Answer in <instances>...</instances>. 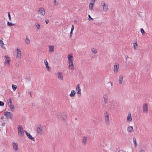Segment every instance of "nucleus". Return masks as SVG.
<instances>
[{"label":"nucleus","mask_w":152,"mask_h":152,"mask_svg":"<svg viewBox=\"0 0 152 152\" xmlns=\"http://www.w3.org/2000/svg\"><path fill=\"white\" fill-rule=\"evenodd\" d=\"M105 119V122L107 124H109L110 123L109 118V114L108 112L107 111L105 112L104 114Z\"/></svg>","instance_id":"nucleus-1"},{"label":"nucleus","mask_w":152,"mask_h":152,"mask_svg":"<svg viewBox=\"0 0 152 152\" xmlns=\"http://www.w3.org/2000/svg\"><path fill=\"white\" fill-rule=\"evenodd\" d=\"M37 127V132L40 135H41L42 133V128L43 127H42L41 125L39 124L38 125Z\"/></svg>","instance_id":"nucleus-2"},{"label":"nucleus","mask_w":152,"mask_h":152,"mask_svg":"<svg viewBox=\"0 0 152 152\" xmlns=\"http://www.w3.org/2000/svg\"><path fill=\"white\" fill-rule=\"evenodd\" d=\"M4 114L8 118H11L13 116L12 113L9 112H5Z\"/></svg>","instance_id":"nucleus-3"},{"label":"nucleus","mask_w":152,"mask_h":152,"mask_svg":"<svg viewBox=\"0 0 152 152\" xmlns=\"http://www.w3.org/2000/svg\"><path fill=\"white\" fill-rule=\"evenodd\" d=\"M101 5L103 7V10L104 11L106 12L108 10V6L105 4L104 1H102L101 2Z\"/></svg>","instance_id":"nucleus-4"},{"label":"nucleus","mask_w":152,"mask_h":152,"mask_svg":"<svg viewBox=\"0 0 152 152\" xmlns=\"http://www.w3.org/2000/svg\"><path fill=\"white\" fill-rule=\"evenodd\" d=\"M38 13L40 14L41 15H44L45 13V10L43 8H40L38 10Z\"/></svg>","instance_id":"nucleus-5"},{"label":"nucleus","mask_w":152,"mask_h":152,"mask_svg":"<svg viewBox=\"0 0 152 152\" xmlns=\"http://www.w3.org/2000/svg\"><path fill=\"white\" fill-rule=\"evenodd\" d=\"M24 132L26 133V136L29 139H31L34 141H35V139L29 133H28L25 131H24Z\"/></svg>","instance_id":"nucleus-6"},{"label":"nucleus","mask_w":152,"mask_h":152,"mask_svg":"<svg viewBox=\"0 0 152 152\" xmlns=\"http://www.w3.org/2000/svg\"><path fill=\"white\" fill-rule=\"evenodd\" d=\"M148 105L146 104H144L143 106V112L147 113L148 111Z\"/></svg>","instance_id":"nucleus-7"},{"label":"nucleus","mask_w":152,"mask_h":152,"mask_svg":"<svg viewBox=\"0 0 152 152\" xmlns=\"http://www.w3.org/2000/svg\"><path fill=\"white\" fill-rule=\"evenodd\" d=\"M4 57L6 58L4 63L5 64H7V66H9L10 65V58L8 56H4Z\"/></svg>","instance_id":"nucleus-8"},{"label":"nucleus","mask_w":152,"mask_h":152,"mask_svg":"<svg viewBox=\"0 0 152 152\" xmlns=\"http://www.w3.org/2000/svg\"><path fill=\"white\" fill-rule=\"evenodd\" d=\"M76 90L77 91V93L80 94V96L81 95V89L80 88L79 84H78L77 86Z\"/></svg>","instance_id":"nucleus-9"},{"label":"nucleus","mask_w":152,"mask_h":152,"mask_svg":"<svg viewBox=\"0 0 152 152\" xmlns=\"http://www.w3.org/2000/svg\"><path fill=\"white\" fill-rule=\"evenodd\" d=\"M69 63V68L70 69H72L74 68V65L73 62L72 61H68Z\"/></svg>","instance_id":"nucleus-10"},{"label":"nucleus","mask_w":152,"mask_h":152,"mask_svg":"<svg viewBox=\"0 0 152 152\" xmlns=\"http://www.w3.org/2000/svg\"><path fill=\"white\" fill-rule=\"evenodd\" d=\"M13 146L14 150L15 151H17L18 150L17 143L13 142Z\"/></svg>","instance_id":"nucleus-11"},{"label":"nucleus","mask_w":152,"mask_h":152,"mask_svg":"<svg viewBox=\"0 0 152 152\" xmlns=\"http://www.w3.org/2000/svg\"><path fill=\"white\" fill-rule=\"evenodd\" d=\"M57 76L59 79L61 80H63V77L61 72H58L57 73Z\"/></svg>","instance_id":"nucleus-12"},{"label":"nucleus","mask_w":152,"mask_h":152,"mask_svg":"<svg viewBox=\"0 0 152 152\" xmlns=\"http://www.w3.org/2000/svg\"><path fill=\"white\" fill-rule=\"evenodd\" d=\"M127 120L128 121H131L132 120L130 113H129L127 117Z\"/></svg>","instance_id":"nucleus-13"},{"label":"nucleus","mask_w":152,"mask_h":152,"mask_svg":"<svg viewBox=\"0 0 152 152\" xmlns=\"http://www.w3.org/2000/svg\"><path fill=\"white\" fill-rule=\"evenodd\" d=\"M123 77L122 75H120L119 76L118 81L120 84H121L122 83L123 79Z\"/></svg>","instance_id":"nucleus-14"},{"label":"nucleus","mask_w":152,"mask_h":152,"mask_svg":"<svg viewBox=\"0 0 152 152\" xmlns=\"http://www.w3.org/2000/svg\"><path fill=\"white\" fill-rule=\"evenodd\" d=\"M18 134H19V133L22 132V131H23V129L22 128V126L21 125H20L18 126Z\"/></svg>","instance_id":"nucleus-15"},{"label":"nucleus","mask_w":152,"mask_h":152,"mask_svg":"<svg viewBox=\"0 0 152 152\" xmlns=\"http://www.w3.org/2000/svg\"><path fill=\"white\" fill-rule=\"evenodd\" d=\"M103 98L104 99V102L105 103V104H106L107 102V95L106 94H105Z\"/></svg>","instance_id":"nucleus-16"},{"label":"nucleus","mask_w":152,"mask_h":152,"mask_svg":"<svg viewBox=\"0 0 152 152\" xmlns=\"http://www.w3.org/2000/svg\"><path fill=\"white\" fill-rule=\"evenodd\" d=\"M87 137L85 136L83 138L82 140V143L84 145H85L86 143Z\"/></svg>","instance_id":"nucleus-17"},{"label":"nucleus","mask_w":152,"mask_h":152,"mask_svg":"<svg viewBox=\"0 0 152 152\" xmlns=\"http://www.w3.org/2000/svg\"><path fill=\"white\" fill-rule=\"evenodd\" d=\"M68 61H71L73 60V56L72 55H69L68 56Z\"/></svg>","instance_id":"nucleus-18"},{"label":"nucleus","mask_w":152,"mask_h":152,"mask_svg":"<svg viewBox=\"0 0 152 152\" xmlns=\"http://www.w3.org/2000/svg\"><path fill=\"white\" fill-rule=\"evenodd\" d=\"M127 131L129 132H132L133 131V128L132 126H129L127 128Z\"/></svg>","instance_id":"nucleus-19"},{"label":"nucleus","mask_w":152,"mask_h":152,"mask_svg":"<svg viewBox=\"0 0 152 152\" xmlns=\"http://www.w3.org/2000/svg\"><path fill=\"white\" fill-rule=\"evenodd\" d=\"M94 3H91L89 5V9L90 10H93Z\"/></svg>","instance_id":"nucleus-20"},{"label":"nucleus","mask_w":152,"mask_h":152,"mask_svg":"<svg viewBox=\"0 0 152 152\" xmlns=\"http://www.w3.org/2000/svg\"><path fill=\"white\" fill-rule=\"evenodd\" d=\"M76 94L75 91L74 90H72L71 91V93L69 94L70 96L71 97L74 96Z\"/></svg>","instance_id":"nucleus-21"},{"label":"nucleus","mask_w":152,"mask_h":152,"mask_svg":"<svg viewBox=\"0 0 152 152\" xmlns=\"http://www.w3.org/2000/svg\"><path fill=\"white\" fill-rule=\"evenodd\" d=\"M54 46H49V52L50 53H52L54 51Z\"/></svg>","instance_id":"nucleus-22"},{"label":"nucleus","mask_w":152,"mask_h":152,"mask_svg":"<svg viewBox=\"0 0 152 152\" xmlns=\"http://www.w3.org/2000/svg\"><path fill=\"white\" fill-rule=\"evenodd\" d=\"M118 69V65H115L114 66V71L115 72H117Z\"/></svg>","instance_id":"nucleus-23"},{"label":"nucleus","mask_w":152,"mask_h":152,"mask_svg":"<svg viewBox=\"0 0 152 152\" xmlns=\"http://www.w3.org/2000/svg\"><path fill=\"white\" fill-rule=\"evenodd\" d=\"M44 63H45V65L46 66V67L47 69L48 70H49V66H48V61H46V60H44Z\"/></svg>","instance_id":"nucleus-24"},{"label":"nucleus","mask_w":152,"mask_h":152,"mask_svg":"<svg viewBox=\"0 0 152 152\" xmlns=\"http://www.w3.org/2000/svg\"><path fill=\"white\" fill-rule=\"evenodd\" d=\"M133 142L134 144V145L135 147H136L137 146V142H136V139L135 137H134L133 138Z\"/></svg>","instance_id":"nucleus-25"},{"label":"nucleus","mask_w":152,"mask_h":152,"mask_svg":"<svg viewBox=\"0 0 152 152\" xmlns=\"http://www.w3.org/2000/svg\"><path fill=\"white\" fill-rule=\"evenodd\" d=\"M9 107L12 111H13L15 109V107L13 105H9Z\"/></svg>","instance_id":"nucleus-26"},{"label":"nucleus","mask_w":152,"mask_h":152,"mask_svg":"<svg viewBox=\"0 0 152 152\" xmlns=\"http://www.w3.org/2000/svg\"><path fill=\"white\" fill-rule=\"evenodd\" d=\"M61 115L62 116V118L64 120H65L67 117V115L66 114L64 115L63 113H62Z\"/></svg>","instance_id":"nucleus-27"},{"label":"nucleus","mask_w":152,"mask_h":152,"mask_svg":"<svg viewBox=\"0 0 152 152\" xmlns=\"http://www.w3.org/2000/svg\"><path fill=\"white\" fill-rule=\"evenodd\" d=\"M91 51L93 53L96 54L97 52V50L96 49H94L93 48L91 49Z\"/></svg>","instance_id":"nucleus-28"},{"label":"nucleus","mask_w":152,"mask_h":152,"mask_svg":"<svg viewBox=\"0 0 152 152\" xmlns=\"http://www.w3.org/2000/svg\"><path fill=\"white\" fill-rule=\"evenodd\" d=\"M7 24L8 26H13L15 24V23H13L11 22H10L9 21L7 22Z\"/></svg>","instance_id":"nucleus-29"},{"label":"nucleus","mask_w":152,"mask_h":152,"mask_svg":"<svg viewBox=\"0 0 152 152\" xmlns=\"http://www.w3.org/2000/svg\"><path fill=\"white\" fill-rule=\"evenodd\" d=\"M7 104L9 105L12 104V102L11 99H8Z\"/></svg>","instance_id":"nucleus-30"},{"label":"nucleus","mask_w":152,"mask_h":152,"mask_svg":"<svg viewBox=\"0 0 152 152\" xmlns=\"http://www.w3.org/2000/svg\"><path fill=\"white\" fill-rule=\"evenodd\" d=\"M134 45V49H136V46H137V41H136L134 42V43H133Z\"/></svg>","instance_id":"nucleus-31"},{"label":"nucleus","mask_w":152,"mask_h":152,"mask_svg":"<svg viewBox=\"0 0 152 152\" xmlns=\"http://www.w3.org/2000/svg\"><path fill=\"white\" fill-rule=\"evenodd\" d=\"M19 135L20 137H23L24 135V131H22L19 133V134H18Z\"/></svg>","instance_id":"nucleus-32"},{"label":"nucleus","mask_w":152,"mask_h":152,"mask_svg":"<svg viewBox=\"0 0 152 152\" xmlns=\"http://www.w3.org/2000/svg\"><path fill=\"white\" fill-rule=\"evenodd\" d=\"M26 43L27 44H29L30 43V40L28 39L27 37H26V39L25 40Z\"/></svg>","instance_id":"nucleus-33"},{"label":"nucleus","mask_w":152,"mask_h":152,"mask_svg":"<svg viewBox=\"0 0 152 152\" xmlns=\"http://www.w3.org/2000/svg\"><path fill=\"white\" fill-rule=\"evenodd\" d=\"M4 45V43L2 40L0 39V45L1 47L2 48H3V45Z\"/></svg>","instance_id":"nucleus-34"},{"label":"nucleus","mask_w":152,"mask_h":152,"mask_svg":"<svg viewBox=\"0 0 152 152\" xmlns=\"http://www.w3.org/2000/svg\"><path fill=\"white\" fill-rule=\"evenodd\" d=\"M12 87L13 90H15L16 89L17 87L16 85L13 84L12 85Z\"/></svg>","instance_id":"nucleus-35"},{"label":"nucleus","mask_w":152,"mask_h":152,"mask_svg":"<svg viewBox=\"0 0 152 152\" xmlns=\"http://www.w3.org/2000/svg\"><path fill=\"white\" fill-rule=\"evenodd\" d=\"M140 31L142 33V35H144L145 34V32L144 30V29L142 28H141Z\"/></svg>","instance_id":"nucleus-36"},{"label":"nucleus","mask_w":152,"mask_h":152,"mask_svg":"<svg viewBox=\"0 0 152 152\" xmlns=\"http://www.w3.org/2000/svg\"><path fill=\"white\" fill-rule=\"evenodd\" d=\"M35 25L37 29H39L40 28V26L39 23H37Z\"/></svg>","instance_id":"nucleus-37"},{"label":"nucleus","mask_w":152,"mask_h":152,"mask_svg":"<svg viewBox=\"0 0 152 152\" xmlns=\"http://www.w3.org/2000/svg\"><path fill=\"white\" fill-rule=\"evenodd\" d=\"M7 13L8 14V16L9 20H10L11 21V16H10V12H7Z\"/></svg>","instance_id":"nucleus-38"},{"label":"nucleus","mask_w":152,"mask_h":152,"mask_svg":"<svg viewBox=\"0 0 152 152\" xmlns=\"http://www.w3.org/2000/svg\"><path fill=\"white\" fill-rule=\"evenodd\" d=\"M21 53L19 54H18L16 56V58H21Z\"/></svg>","instance_id":"nucleus-39"},{"label":"nucleus","mask_w":152,"mask_h":152,"mask_svg":"<svg viewBox=\"0 0 152 152\" xmlns=\"http://www.w3.org/2000/svg\"><path fill=\"white\" fill-rule=\"evenodd\" d=\"M4 103L3 102L0 101V106H3L4 105Z\"/></svg>","instance_id":"nucleus-40"},{"label":"nucleus","mask_w":152,"mask_h":152,"mask_svg":"<svg viewBox=\"0 0 152 152\" xmlns=\"http://www.w3.org/2000/svg\"><path fill=\"white\" fill-rule=\"evenodd\" d=\"M54 3L55 5H57L58 4V2L56 1V0H53Z\"/></svg>","instance_id":"nucleus-41"},{"label":"nucleus","mask_w":152,"mask_h":152,"mask_svg":"<svg viewBox=\"0 0 152 152\" xmlns=\"http://www.w3.org/2000/svg\"><path fill=\"white\" fill-rule=\"evenodd\" d=\"M26 79L28 81H30L31 80V78L30 77H26Z\"/></svg>","instance_id":"nucleus-42"},{"label":"nucleus","mask_w":152,"mask_h":152,"mask_svg":"<svg viewBox=\"0 0 152 152\" xmlns=\"http://www.w3.org/2000/svg\"><path fill=\"white\" fill-rule=\"evenodd\" d=\"M20 62H18V63H17L15 64V66L17 67H18L19 66V64H20Z\"/></svg>","instance_id":"nucleus-43"},{"label":"nucleus","mask_w":152,"mask_h":152,"mask_svg":"<svg viewBox=\"0 0 152 152\" xmlns=\"http://www.w3.org/2000/svg\"><path fill=\"white\" fill-rule=\"evenodd\" d=\"M88 20H93V19L91 18V16L89 15H88Z\"/></svg>","instance_id":"nucleus-44"},{"label":"nucleus","mask_w":152,"mask_h":152,"mask_svg":"<svg viewBox=\"0 0 152 152\" xmlns=\"http://www.w3.org/2000/svg\"><path fill=\"white\" fill-rule=\"evenodd\" d=\"M74 29V26L73 25H72V26L71 29V31H73Z\"/></svg>","instance_id":"nucleus-45"},{"label":"nucleus","mask_w":152,"mask_h":152,"mask_svg":"<svg viewBox=\"0 0 152 152\" xmlns=\"http://www.w3.org/2000/svg\"><path fill=\"white\" fill-rule=\"evenodd\" d=\"M72 33H73V31H70V37H71L72 36Z\"/></svg>","instance_id":"nucleus-46"},{"label":"nucleus","mask_w":152,"mask_h":152,"mask_svg":"<svg viewBox=\"0 0 152 152\" xmlns=\"http://www.w3.org/2000/svg\"><path fill=\"white\" fill-rule=\"evenodd\" d=\"M45 22L46 24H48L49 23V20L48 19H46Z\"/></svg>","instance_id":"nucleus-47"},{"label":"nucleus","mask_w":152,"mask_h":152,"mask_svg":"<svg viewBox=\"0 0 152 152\" xmlns=\"http://www.w3.org/2000/svg\"><path fill=\"white\" fill-rule=\"evenodd\" d=\"M20 49H19L18 48H17V52L19 53V52H20Z\"/></svg>","instance_id":"nucleus-48"},{"label":"nucleus","mask_w":152,"mask_h":152,"mask_svg":"<svg viewBox=\"0 0 152 152\" xmlns=\"http://www.w3.org/2000/svg\"><path fill=\"white\" fill-rule=\"evenodd\" d=\"M5 125V123H2V124L1 126H4Z\"/></svg>","instance_id":"nucleus-49"},{"label":"nucleus","mask_w":152,"mask_h":152,"mask_svg":"<svg viewBox=\"0 0 152 152\" xmlns=\"http://www.w3.org/2000/svg\"><path fill=\"white\" fill-rule=\"evenodd\" d=\"M28 93L31 96V91H28Z\"/></svg>","instance_id":"nucleus-50"},{"label":"nucleus","mask_w":152,"mask_h":152,"mask_svg":"<svg viewBox=\"0 0 152 152\" xmlns=\"http://www.w3.org/2000/svg\"><path fill=\"white\" fill-rule=\"evenodd\" d=\"M96 0H92L91 1L94 3V4Z\"/></svg>","instance_id":"nucleus-51"},{"label":"nucleus","mask_w":152,"mask_h":152,"mask_svg":"<svg viewBox=\"0 0 152 152\" xmlns=\"http://www.w3.org/2000/svg\"><path fill=\"white\" fill-rule=\"evenodd\" d=\"M140 152H145V151L143 149H141L140 151Z\"/></svg>","instance_id":"nucleus-52"},{"label":"nucleus","mask_w":152,"mask_h":152,"mask_svg":"<svg viewBox=\"0 0 152 152\" xmlns=\"http://www.w3.org/2000/svg\"><path fill=\"white\" fill-rule=\"evenodd\" d=\"M77 20H75L74 21V23H77Z\"/></svg>","instance_id":"nucleus-53"},{"label":"nucleus","mask_w":152,"mask_h":152,"mask_svg":"<svg viewBox=\"0 0 152 152\" xmlns=\"http://www.w3.org/2000/svg\"><path fill=\"white\" fill-rule=\"evenodd\" d=\"M3 118H4V116H1V119H3Z\"/></svg>","instance_id":"nucleus-54"},{"label":"nucleus","mask_w":152,"mask_h":152,"mask_svg":"<svg viewBox=\"0 0 152 152\" xmlns=\"http://www.w3.org/2000/svg\"><path fill=\"white\" fill-rule=\"evenodd\" d=\"M20 53H21V51H20V52H19V53H18V52L17 53V54H19Z\"/></svg>","instance_id":"nucleus-55"},{"label":"nucleus","mask_w":152,"mask_h":152,"mask_svg":"<svg viewBox=\"0 0 152 152\" xmlns=\"http://www.w3.org/2000/svg\"><path fill=\"white\" fill-rule=\"evenodd\" d=\"M32 105H33V106H34H34H35V105L33 104H33H32Z\"/></svg>","instance_id":"nucleus-56"},{"label":"nucleus","mask_w":152,"mask_h":152,"mask_svg":"<svg viewBox=\"0 0 152 152\" xmlns=\"http://www.w3.org/2000/svg\"><path fill=\"white\" fill-rule=\"evenodd\" d=\"M32 105H33V106H34H34H35V105L33 104H33H32Z\"/></svg>","instance_id":"nucleus-57"},{"label":"nucleus","mask_w":152,"mask_h":152,"mask_svg":"<svg viewBox=\"0 0 152 152\" xmlns=\"http://www.w3.org/2000/svg\"><path fill=\"white\" fill-rule=\"evenodd\" d=\"M111 86H112V83H111Z\"/></svg>","instance_id":"nucleus-58"},{"label":"nucleus","mask_w":152,"mask_h":152,"mask_svg":"<svg viewBox=\"0 0 152 152\" xmlns=\"http://www.w3.org/2000/svg\"><path fill=\"white\" fill-rule=\"evenodd\" d=\"M75 120H76L77 119V118H75Z\"/></svg>","instance_id":"nucleus-59"},{"label":"nucleus","mask_w":152,"mask_h":152,"mask_svg":"<svg viewBox=\"0 0 152 152\" xmlns=\"http://www.w3.org/2000/svg\"><path fill=\"white\" fill-rule=\"evenodd\" d=\"M127 59H126V61Z\"/></svg>","instance_id":"nucleus-60"}]
</instances>
